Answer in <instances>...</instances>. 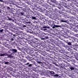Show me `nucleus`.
Returning <instances> with one entry per match:
<instances>
[{"mask_svg":"<svg viewBox=\"0 0 78 78\" xmlns=\"http://www.w3.org/2000/svg\"><path fill=\"white\" fill-rule=\"evenodd\" d=\"M11 51H12V53H16V52H17V49H12L11 50Z\"/></svg>","mask_w":78,"mask_h":78,"instance_id":"1","label":"nucleus"},{"mask_svg":"<svg viewBox=\"0 0 78 78\" xmlns=\"http://www.w3.org/2000/svg\"><path fill=\"white\" fill-rule=\"evenodd\" d=\"M62 42L60 41H57V44H59V45L62 44Z\"/></svg>","mask_w":78,"mask_h":78,"instance_id":"2","label":"nucleus"},{"mask_svg":"<svg viewBox=\"0 0 78 78\" xmlns=\"http://www.w3.org/2000/svg\"><path fill=\"white\" fill-rule=\"evenodd\" d=\"M49 23L50 25H53V23H54V22H53V21H51L49 22Z\"/></svg>","mask_w":78,"mask_h":78,"instance_id":"3","label":"nucleus"},{"mask_svg":"<svg viewBox=\"0 0 78 78\" xmlns=\"http://www.w3.org/2000/svg\"><path fill=\"white\" fill-rule=\"evenodd\" d=\"M54 27L55 28H58V27H61V26H60L58 25H54Z\"/></svg>","mask_w":78,"mask_h":78,"instance_id":"4","label":"nucleus"},{"mask_svg":"<svg viewBox=\"0 0 78 78\" xmlns=\"http://www.w3.org/2000/svg\"><path fill=\"white\" fill-rule=\"evenodd\" d=\"M32 19L33 20H37V19L36 17L32 16Z\"/></svg>","mask_w":78,"mask_h":78,"instance_id":"5","label":"nucleus"},{"mask_svg":"<svg viewBox=\"0 0 78 78\" xmlns=\"http://www.w3.org/2000/svg\"><path fill=\"white\" fill-rule=\"evenodd\" d=\"M69 69H71V70H74L75 69V68H74V67H73V66H71L70 67Z\"/></svg>","mask_w":78,"mask_h":78,"instance_id":"6","label":"nucleus"},{"mask_svg":"<svg viewBox=\"0 0 78 78\" xmlns=\"http://www.w3.org/2000/svg\"><path fill=\"white\" fill-rule=\"evenodd\" d=\"M54 77H58L59 75L58 74H56L55 75H53Z\"/></svg>","mask_w":78,"mask_h":78,"instance_id":"7","label":"nucleus"},{"mask_svg":"<svg viewBox=\"0 0 78 78\" xmlns=\"http://www.w3.org/2000/svg\"><path fill=\"white\" fill-rule=\"evenodd\" d=\"M43 28H50V27H48V26H44L43 27Z\"/></svg>","mask_w":78,"mask_h":78,"instance_id":"8","label":"nucleus"},{"mask_svg":"<svg viewBox=\"0 0 78 78\" xmlns=\"http://www.w3.org/2000/svg\"><path fill=\"white\" fill-rule=\"evenodd\" d=\"M58 8V9H61V6L60 5H58V6H57Z\"/></svg>","mask_w":78,"mask_h":78,"instance_id":"9","label":"nucleus"},{"mask_svg":"<svg viewBox=\"0 0 78 78\" xmlns=\"http://www.w3.org/2000/svg\"><path fill=\"white\" fill-rule=\"evenodd\" d=\"M67 44L68 45H72V43L71 42H67Z\"/></svg>","mask_w":78,"mask_h":78,"instance_id":"10","label":"nucleus"},{"mask_svg":"<svg viewBox=\"0 0 78 78\" xmlns=\"http://www.w3.org/2000/svg\"><path fill=\"white\" fill-rule=\"evenodd\" d=\"M5 64H7L8 65L9 64V62H5L4 63Z\"/></svg>","mask_w":78,"mask_h":78,"instance_id":"11","label":"nucleus"},{"mask_svg":"<svg viewBox=\"0 0 78 78\" xmlns=\"http://www.w3.org/2000/svg\"><path fill=\"white\" fill-rule=\"evenodd\" d=\"M4 56H8L9 55V54H8V53H5L4 54Z\"/></svg>","mask_w":78,"mask_h":78,"instance_id":"12","label":"nucleus"},{"mask_svg":"<svg viewBox=\"0 0 78 78\" xmlns=\"http://www.w3.org/2000/svg\"><path fill=\"white\" fill-rule=\"evenodd\" d=\"M26 23H29L30 24H31V22L30 21H27L26 22Z\"/></svg>","mask_w":78,"mask_h":78,"instance_id":"13","label":"nucleus"},{"mask_svg":"<svg viewBox=\"0 0 78 78\" xmlns=\"http://www.w3.org/2000/svg\"><path fill=\"white\" fill-rule=\"evenodd\" d=\"M36 36H38V37H39V36H40V37H41V36H39V34H38V33H36Z\"/></svg>","mask_w":78,"mask_h":78,"instance_id":"14","label":"nucleus"},{"mask_svg":"<svg viewBox=\"0 0 78 78\" xmlns=\"http://www.w3.org/2000/svg\"><path fill=\"white\" fill-rule=\"evenodd\" d=\"M20 14L22 15V16H23V14H24V13L23 12H21L20 13Z\"/></svg>","mask_w":78,"mask_h":78,"instance_id":"15","label":"nucleus"},{"mask_svg":"<svg viewBox=\"0 0 78 78\" xmlns=\"http://www.w3.org/2000/svg\"><path fill=\"white\" fill-rule=\"evenodd\" d=\"M50 73L51 74H55V73L53 71H51V72H50Z\"/></svg>","mask_w":78,"mask_h":78,"instance_id":"16","label":"nucleus"},{"mask_svg":"<svg viewBox=\"0 0 78 78\" xmlns=\"http://www.w3.org/2000/svg\"><path fill=\"white\" fill-rule=\"evenodd\" d=\"M29 67H31V66H32V64H30L28 65Z\"/></svg>","mask_w":78,"mask_h":78,"instance_id":"17","label":"nucleus"},{"mask_svg":"<svg viewBox=\"0 0 78 78\" xmlns=\"http://www.w3.org/2000/svg\"><path fill=\"white\" fill-rule=\"evenodd\" d=\"M5 56V55L4 54H1L0 55V56Z\"/></svg>","mask_w":78,"mask_h":78,"instance_id":"18","label":"nucleus"},{"mask_svg":"<svg viewBox=\"0 0 78 78\" xmlns=\"http://www.w3.org/2000/svg\"><path fill=\"white\" fill-rule=\"evenodd\" d=\"M7 9H8V10H9L10 9H10V8H9V7H7Z\"/></svg>","mask_w":78,"mask_h":78,"instance_id":"19","label":"nucleus"},{"mask_svg":"<svg viewBox=\"0 0 78 78\" xmlns=\"http://www.w3.org/2000/svg\"><path fill=\"white\" fill-rule=\"evenodd\" d=\"M3 31H4V30L3 29H2L1 30H0V32L1 33L2 32H3Z\"/></svg>","mask_w":78,"mask_h":78,"instance_id":"20","label":"nucleus"},{"mask_svg":"<svg viewBox=\"0 0 78 78\" xmlns=\"http://www.w3.org/2000/svg\"><path fill=\"white\" fill-rule=\"evenodd\" d=\"M11 55L9 54V55H8V58H11Z\"/></svg>","mask_w":78,"mask_h":78,"instance_id":"21","label":"nucleus"},{"mask_svg":"<svg viewBox=\"0 0 78 78\" xmlns=\"http://www.w3.org/2000/svg\"><path fill=\"white\" fill-rule=\"evenodd\" d=\"M60 22L61 23V22H65V21H64L63 20H60Z\"/></svg>","mask_w":78,"mask_h":78,"instance_id":"22","label":"nucleus"},{"mask_svg":"<svg viewBox=\"0 0 78 78\" xmlns=\"http://www.w3.org/2000/svg\"><path fill=\"white\" fill-rule=\"evenodd\" d=\"M54 64L56 66H59L56 63H54Z\"/></svg>","mask_w":78,"mask_h":78,"instance_id":"23","label":"nucleus"},{"mask_svg":"<svg viewBox=\"0 0 78 78\" xmlns=\"http://www.w3.org/2000/svg\"><path fill=\"white\" fill-rule=\"evenodd\" d=\"M46 39H48V36H46L45 37Z\"/></svg>","mask_w":78,"mask_h":78,"instance_id":"24","label":"nucleus"},{"mask_svg":"<svg viewBox=\"0 0 78 78\" xmlns=\"http://www.w3.org/2000/svg\"><path fill=\"white\" fill-rule=\"evenodd\" d=\"M30 64V63H26L25 64V65H29Z\"/></svg>","mask_w":78,"mask_h":78,"instance_id":"25","label":"nucleus"},{"mask_svg":"<svg viewBox=\"0 0 78 78\" xmlns=\"http://www.w3.org/2000/svg\"><path fill=\"white\" fill-rule=\"evenodd\" d=\"M11 41H14V39H13V38H11Z\"/></svg>","mask_w":78,"mask_h":78,"instance_id":"26","label":"nucleus"},{"mask_svg":"<svg viewBox=\"0 0 78 78\" xmlns=\"http://www.w3.org/2000/svg\"><path fill=\"white\" fill-rule=\"evenodd\" d=\"M33 2H36V1L35 0H32Z\"/></svg>","mask_w":78,"mask_h":78,"instance_id":"27","label":"nucleus"},{"mask_svg":"<svg viewBox=\"0 0 78 78\" xmlns=\"http://www.w3.org/2000/svg\"><path fill=\"white\" fill-rule=\"evenodd\" d=\"M37 63H38V64H41V62H40L39 61H38L37 62Z\"/></svg>","mask_w":78,"mask_h":78,"instance_id":"28","label":"nucleus"},{"mask_svg":"<svg viewBox=\"0 0 78 78\" xmlns=\"http://www.w3.org/2000/svg\"><path fill=\"white\" fill-rule=\"evenodd\" d=\"M27 19H30V18H29V17H28V16L27 17Z\"/></svg>","mask_w":78,"mask_h":78,"instance_id":"29","label":"nucleus"},{"mask_svg":"<svg viewBox=\"0 0 78 78\" xmlns=\"http://www.w3.org/2000/svg\"><path fill=\"white\" fill-rule=\"evenodd\" d=\"M9 20H12L11 19V18H9Z\"/></svg>","mask_w":78,"mask_h":78,"instance_id":"30","label":"nucleus"},{"mask_svg":"<svg viewBox=\"0 0 78 78\" xmlns=\"http://www.w3.org/2000/svg\"><path fill=\"white\" fill-rule=\"evenodd\" d=\"M27 27V26H26V25H24L23 26V27Z\"/></svg>","mask_w":78,"mask_h":78,"instance_id":"31","label":"nucleus"},{"mask_svg":"<svg viewBox=\"0 0 78 78\" xmlns=\"http://www.w3.org/2000/svg\"><path fill=\"white\" fill-rule=\"evenodd\" d=\"M32 16H31V17H30V19H32Z\"/></svg>","mask_w":78,"mask_h":78,"instance_id":"32","label":"nucleus"},{"mask_svg":"<svg viewBox=\"0 0 78 78\" xmlns=\"http://www.w3.org/2000/svg\"><path fill=\"white\" fill-rule=\"evenodd\" d=\"M0 2H3V1L2 0H0Z\"/></svg>","mask_w":78,"mask_h":78,"instance_id":"33","label":"nucleus"},{"mask_svg":"<svg viewBox=\"0 0 78 78\" xmlns=\"http://www.w3.org/2000/svg\"><path fill=\"white\" fill-rule=\"evenodd\" d=\"M47 30V29H44V30Z\"/></svg>","mask_w":78,"mask_h":78,"instance_id":"34","label":"nucleus"},{"mask_svg":"<svg viewBox=\"0 0 78 78\" xmlns=\"http://www.w3.org/2000/svg\"><path fill=\"white\" fill-rule=\"evenodd\" d=\"M17 48H19V47H17Z\"/></svg>","mask_w":78,"mask_h":78,"instance_id":"35","label":"nucleus"},{"mask_svg":"<svg viewBox=\"0 0 78 78\" xmlns=\"http://www.w3.org/2000/svg\"><path fill=\"white\" fill-rule=\"evenodd\" d=\"M42 39H43V40H44V38H42Z\"/></svg>","mask_w":78,"mask_h":78,"instance_id":"36","label":"nucleus"},{"mask_svg":"<svg viewBox=\"0 0 78 78\" xmlns=\"http://www.w3.org/2000/svg\"><path fill=\"white\" fill-rule=\"evenodd\" d=\"M74 30H75L76 29L75 28H74Z\"/></svg>","mask_w":78,"mask_h":78,"instance_id":"37","label":"nucleus"},{"mask_svg":"<svg viewBox=\"0 0 78 78\" xmlns=\"http://www.w3.org/2000/svg\"><path fill=\"white\" fill-rule=\"evenodd\" d=\"M27 21H28V20H27Z\"/></svg>","mask_w":78,"mask_h":78,"instance_id":"38","label":"nucleus"},{"mask_svg":"<svg viewBox=\"0 0 78 78\" xmlns=\"http://www.w3.org/2000/svg\"><path fill=\"white\" fill-rule=\"evenodd\" d=\"M44 34H45V33H44Z\"/></svg>","mask_w":78,"mask_h":78,"instance_id":"39","label":"nucleus"},{"mask_svg":"<svg viewBox=\"0 0 78 78\" xmlns=\"http://www.w3.org/2000/svg\"><path fill=\"white\" fill-rule=\"evenodd\" d=\"M74 56H75V55H74Z\"/></svg>","mask_w":78,"mask_h":78,"instance_id":"40","label":"nucleus"},{"mask_svg":"<svg viewBox=\"0 0 78 78\" xmlns=\"http://www.w3.org/2000/svg\"><path fill=\"white\" fill-rule=\"evenodd\" d=\"M75 54H76V53H75Z\"/></svg>","mask_w":78,"mask_h":78,"instance_id":"41","label":"nucleus"}]
</instances>
